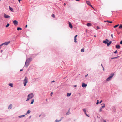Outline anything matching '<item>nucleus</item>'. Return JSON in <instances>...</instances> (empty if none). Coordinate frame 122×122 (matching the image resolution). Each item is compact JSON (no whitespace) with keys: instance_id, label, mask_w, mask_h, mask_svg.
Listing matches in <instances>:
<instances>
[{"instance_id":"obj_9","label":"nucleus","mask_w":122,"mask_h":122,"mask_svg":"<svg viewBox=\"0 0 122 122\" xmlns=\"http://www.w3.org/2000/svg\"><path fill=\"white\" fill-rule=\"evenodd\" d=\"M82 87L83 88H85L87 86V84H86L83 83L82 84Z\"/></svg>"},{"instance_id":"obj_29","label":"nucleus","mask_w":122,"mask_h":122,"mask_svg":"<svg viewBox=\"0 0 122 122\" xmlns=\"http://www.w3.org/2000/svg\"><path fill=\"white\" fill-rule=\"evenodd\" d=\"M119 29H121L122 28V24H121L120 26L119 27Z\"/></svg>"},{"instance_id":"obj_32","label":"nucleus","mask_w":122,"mask_h":122,"mask_svg":"<svg viewBox=\"0 0 122 122\" xmlns=\"http://www.w3.org/2000/svg\"><path fill=\"white\" fill-rule=\"evenodd\" d=\"M9 26V24L7 23V25L6 26V27H8Z\"/></svg>"},{"instance_id":"obj_20","label":"nucleus","mask_w":122,"mask_h":122,"mask_svg":"<svg viewBox=\"0 0 122 122\" xmlns=\"http://www.w3.org/2000/svg\"><path fill=\"white\" fill-rule=\"evenodd\" d=\"M17 30H18V31H19V30H22V28H20V27H18L17 28Z\"/></svg>"},{"instance_id":"obj_61","label":"nucleus","mask_w":122,"mask_h":122,"mask_svg":"<svg viewBox=\"0 0 122 122\" xmlns=\"http://www.w3.org/2000/svg\"><path fill=\"white\" fill-rule=\"evenodd\" d=\"M75 0L77 1H79V0Z\"/></svg>"},{"instance_id":"obj_11","label":"nucleus","mask_w":122,"mask_h":122,"mask_svg":"<svg viewBox=\"0 0 122 122\" xmlns=\"http://www.w3.org/2000/svg\"><path fill=\"white\" fill-rule=\"evenodd\" d=\"M70 108H69V110L66 113V115H68L70 114H71V112H70Z\"/></svg>"},{"instance_id":"obj_1","label":"nucleus","mask_w":122,"mask_h":122,"mask_svg":"<svg viewBox=\"0 0 122 122\" xmlns=\"http://www.w3.org/2000/svg\"><path fill=\"white\" fill-rule=\"evenodd\" d=\"M32 59L31 58L27 59L24 66L26 67H27L29 65L30 63L32 60Z\"/></svg>"},{"instance_id":"obj_56","label":"nucleus","mask_w":122,"mask_h":122,"mask_svg":"<svg viewBox=\"0 0 122 122\" xmlns=\"http://www.w3.org/2000/svg\"><path fill=\"white\" fill-rule=\"evenodd\" d=\"M3 51V50H1L0 52H1L2 53V52Z\"/></svg>"},{"instance_id":"obj_58","label":"nucleus","mask_w":122,"mask_h":122,"mask_svg":"<svg viewBox=\"0 0 122 122\" xmlns=\"http://www.w3.org/2000/svg\"><path fill=\"white\" fill-rule=\"evenodd\" d=\"M27 25H26L25 27V28H27Z\"/></svg>"},{"instance_id":"obj_44","label":"nucleus","mask_w":122,"mask_h":122,"mask_svg":"<svg viewBox=\"0 0 122 122\" xmlns=\"http://www.w3.org/2000/svg\"><path fill=\"white\" fill-rule=\"evenodd\" d=\"M102 102V100H101L100 102H99V103L100 104Z\"/></svg>"},{"instance_id":"obj_49","label":"nucleus","mask_w":122,"mask_h":122,"mask_svg":"<svg viewBox=\"0 0 122 122\" xmlns=\"http://www.w3.org/2000/svg\"><path fill=\"white\" fill-rule=\"evenodd\" d=\"M112 41H110L109 42V43H110V44H111L112 43Z\"/></svg>"},{"instance_id":"obj_14","label":"nucleus","mask_w":122,"mask_h":122,"mask_svg":"<svg viewBox=\"0 0 122 122\" xmlns=\"http://www.w3.org/2000/svg\"><path fill=\"white\" fill-rule=\"evenodd\" d=\"M116 48L118 49H119L120 48V46L119 45H116Z\"/></svg>"},{"instance_id":"obj_31","label":"nucleus","mask_w":122,"mask_h":122,"mask_svg":"<svg viewBox=\"0 0 122 122\" xmlns=\"http://www.w3.org/2000/svg\"><path fill=\"white\" fill-rule=\"evenodd\" d=\"M119 57V56H118L117 57H113V58H111V59H116V58H117L118 57Z\"/></svg>"},{"instance_id":"obj_39","label":"nucleus","mask_w":122,"mask_h":122,"mask_svg":"<svg viewBox=\"0 0 122 122\" xmlns=\"http://www.w3.org/2000/svg\"><path fill=\"white\" fill-rule=\"evenodd\" d=\"M53 92H51V94H50V95L51 96H52V95H53Z\"/></svg>"},{"instance_id":"obj_18","label":"nucleus","mask_w":122,"mask_h":122,"mask_svg":"<svg viewBox=\"0 0 122 122\" xmlns=\"http://www.w3.org/2000/svg\"><path fill=\"white\" fill-rule=\"evenodd\" d=\"M10 41H8L7 42H6L4 43L5 44V45H8V44H9L10 43Z\"/></svg>"},{"instance_id":"obj_41","label":"nucleus","mask_w":122,"mask_h":122,"mask_svg":"<svg viewBox=\"0 0 122 122\" xmlns=\"http://www.w3.org/2000/svg\"><path fill=\"white\" fill-rule=\"evenodd\" d=\"M120 44H122V40L121 41H120Z\"/></svg>"},{"instance_id":"obj_35","label":"nucleus","mask_w":122,"mask_h":122,"mask_svg":"<svg viewBox=\"0 0 122 122\" xmlns=\"http://www.w3.org/2000/svg\"><path fill=\"white\" fill-rule=\"evenodd\" d=\"M112 108L113 109V110L115 111V107L114 106H113L112 107Z\"/></svg>"},{"instance_id":"obj_4","label":"nucleus","mask_w":122,"mask_h":122,"mask_svg":"<svg viewBox=\"0 0 122 122\" xmlns=\"http://www.w3.org/2000/svg\"><path fill=\"white\" fill-rule=\"evenodd\" d=\"M109 41V40L108 39H106L105 40H104L103 41V43H104L105 44H107V46H109L111 44L109 43H108Z\"/></svg>"},{"instance_id":"obj_27","label":"nucleus","mask_w":122,"mask_h":122,"mask_svg":"<svg viewBox=\"0 0 122 122\" xmlns=\"http://www.w3.org/2000/svg\"><path fill=\"white\" fill-rule=\"evenodd\" d=\"M81 52H84V48L81 49Z\"/></svg>"},{"instance_id":"obj_5","label":"nucleus","mask_w":122,"mask_h":122,"mask_svg":"<svg viewBox=\"0 0 122 122\" xmlns=\"http://www.w3.org/2000/svg\"><path fill=\"white\" fill-rule=\"evenodd\" d=\"M29 97L31 99L32 98L34 97V94L33 93H31L30 94H29L28 95V96H29Z\"/></svg>"},{"instance_id":"obj_64","label":"nucleus","mask_w":122,"mask_h":122,"mask_svg":"<svg viewBox=\"0 0 122 122\" xmlns=\"http://www.w3.org/2000/svg\"><path fill=\"white\" fill-rule=\"evenodd\" d=\"M57 122L56 121V120H55V122Z\"/></svg>"},{"instance_id":"obj_53","label":"nucleus","mask_w":122,"mask_h":122,"mask_svg":"<svg viewBox=\"0 0 122 122\" xmlns=\"http://www.w3.org/2000/svg\"><path fill=\"white\" fill-rule=\"evenodd\" d=\"M62 120H61V118L60 119V120H59V121H61Z\"/></svg>"},{"instance_id":"obj_17","label":"nucleus","mask_w":122,"mask_h":122,"mask_svg":"<svg viewBox=\"0 0 122 122\" xmlns=\"http://www.w3.org/2000/svg\"><path fill=\"white\" fill-rule=\"evenodd\" d=\"M25 116V115H23L21 116H19L18 117L20 118H21L22 117H24Z\"/></svg>"},{"instance_id":"obj_40","label":"nucleus","mask_w":122,"mask_h":122,"mask_svg":"<svg viewBox=\"0 0 122 122\" xmlns=\"http://www.w3.org/2000/svg\"><path fill=\"white\" fill-rule=\"evenodd\" d=\"M56 121L57 122H60L59 120H57V119H56Z\"/></svg>"},{"instance_id":"obj_7","label":"nucleus","mask_w":122,"mask_h":122,"mask_svg":"<svg viewBox=\"0 0 122 122\" xmlns=\"http://www.w3.org/2000/svg\"><path fill=\"white\" fill-rule=\"evenodd\" d=\"M4 17L5 18H10V16L6 15L4 13Z\"/></svg>"},{"instance_id":"obj_23","label":"nucleus","mask_w":122,"mask_h":122,"mask_svg":"<svg viewBox=\"0 0 122 122\" xmlns=\"http://www.w3.org/2000/svg\"><path fill=\"white\" fill-rule=\"evenodd\" d=\"M9 9L10 10L12 11L13 10V9L10 6H9Z\"/></svg>"},{"instance_id":"obj_46","label":"nucleus","mask_w":122,"mask_h":122,"mask_svg":"<svg viewBox=\"0 0 122 122\" xmlns=\"http://www.w3.org/2000/svg\"><path fill=\"white\" fill-rule=\"evenodd\" d=\"M55 81L54 80V81H52L51 82V83H52L53 82H55Z\"/></svg>"},{"instance_id":"obj_42","label":"nucleus","mask_w":122,"mask_h":122,"mask_svg":"<svg viewBox=\"0 0 122 122\" xmlns=\"http://www.w3.org/2000/svg\"><path fill=\"white\" fill-rule=\"evenodd\" d=\"M77 35H76L74 37V38H76V37H77Z\"/></svg>"},{"instance_id":"obj_45","label":"nucleus","mask_w":122,"mask_h":122,"mask_svg":"<svg viewBox=\"0 0 122 122\" xmlns=\"http://www.w3.org/2000/svg\"><path fill=\"white\" fill-rule=\"evenodd\" d=\"M88 74H87V75H85V77H86L87 76H88Z\"/></svg>"},{"instance_id":"obj_63","label":"nucleus","mask_w":122,"mask_h":122,"mask_svg":"<svg viewBox=\"0 0 122 122\" xmlns=\"http://www.w3.org/2000/svg\"><path fill=\"white\" fill-rule=\"evenodd\" d=\"M41 115H39V117H40L41 116Z\"/></svg>"},{"instance_id":"obj_54","label":"nucleus","mask_w":122,"mask_h":122,"mask_svg":"<svg viewBox=\"0 0 122 122\" xmlns=\"http://www.w3.org/2000/svg\"><path fill=\"white\" fill-rule=\"evenodd\" d=\"M31 117V116H30L29 117V118L30 119Z\"/></svg>"},{"instance_id":"obj_13","label":"nucleus","mask_w":122,"mask_h":122,"mask_svg":"<svg viewBox=\"0 0 122 122\" xmlns=\"http://www.w3.org/2000/svg\"><path fill=\"white\" fill-rule=\"evenodd\" d=\"M69 26L71 28H72L73 27L71 23L70 22L69 23Z\"/></svg>"},{"instance_id":"obj_25","label":"nucleus","mask_w":122,"mask_h":122,"mask_svg":"<svg viewBox=\"0 0 122 122\" xmlns=\"http://www.w3.org/2000/svg\"><path fill=\"white\" fill-rule=\"evenodd\" d=\"M13 84L12 83H10L9 84V85L11 87H13Z\"/></svg>"},{"instance_id":"obj_12","label":"nucleus","mask_w":122,"mask_h":122,"mask_svg":"<svg viewBox=\"0 0 122 122\" xmlns=\"http://www.w3.org/2000/svg\"><path fill=\"white\" fill-rule=\"evenodd\" d=\"M12 104H10L8 106V109H10L12 108Z\"/></svg>"},{"instance_id":"obj_34","label":"nucleus","mask_w":122,"mask_h":122,"mask_svg":"<svg viewBox=\"0 0 122 122\" xmlns=\"http://www.w3.org/2000/svg\"><path fill=\"white\" fill-rule=\"evenodd\" d=\"M52 17L53 18H55V15L54 14H52L51 15Z\"/></svg>"},{"instance_id":"obj_19","label":"nucleus","mask_w":122,"mask_h":122,"mask_svg":"<svg viewBox=\"0 0 122 122\" xmlns=\"http://www.w3.org/2000/svg\"><path fill=\"white\" fill-rule=\"evenodd\" d=\"M31 111L29 110H28L27 112V113L25 114V115L28 114L30 113Z\"/></svg>"},{"instance_id":"obj_37","label":"nucleus","mask_w":122,"mask_h":122,"mask_svg":"<svg viewBox=\"0 0 122 122\" xmlns=\"http://www.w3.org/2000/svg\"><path fill=\"white\" fill-rule=\"evenodd\" d=\"M117 52V50H116L114 52V53L115 54Z\"/></svg>"},{"instance_id":"obj_2","label":"nucleus","mask_w":122,"mask_h":122,"mask_svg":"<svg viewBox=\"0 0 122 122\" xmlns=\"http://www.w3.org/2000/svg\"><path fill=\"white\" fill-rule=\"evenodd\" d=\"M114 75V73H112L111 74L110 76L106 79V81H109L113 77Z\"/></svg>"},{"instance_id":"obj_59","label":"nucleus","mask_w":122,"mask_h":122,"mask_svg":"<svg viewBox=\"0 0 122 122\" xmlns=\"http://www.w3.org/2000/svg\"><path fill=\"white\" fill-rule=\"evenodd\" d=\"M3 45H2V44H1L0 45V46H3Z\"/></svg>"},{"instance_id":"obj_38","label":"nucleus","mask_w":122,"mask_h":122,"mask_svg":"<svg viewBox=\"0 0 122 122\" xmlns=\"http://www.w3.org/2000/svg\"><path fill=\"white\" fill-rule=\"evenodd\" d=\"M111 37H112L113 39V34H111Z\"/></svg>"},{"instance_id":"obj_22","label":"nucleus","mask_w":122,"mask_h":122,"mask_svg":"<svg viewBox=\"0 0 122 122\" xmlns=\"http://www.w3.org/2000/svg\"><path fill=\"white\" fill-rule=\"evenodd\" d=\"M71 93H67V97L71 95Z\"/></svg>"},{"instance_id":"obj_16","label":"nucleus","mask_w":122,"mask_h":122,"mask_svg":"<svg viewBox=\"0 0 122 122\" xmlns=\"http://www.w3.org/2000/svg\"><path fill=\"white\" fill-rule=\"evenodd\" d=\"M92 25V24L90 23H88L87 24V25L88 27L91 26Z\"/></svg>"},{"instance_id":"obj_6","label":"nucleus","mask_w":122,"mask_h":122,"mask_svg":"<svg viewBox=\"0 0 122 122\" xmlns=\"http://www.w3.org/2000/svg\"><path fill=\"white\" fill-rule=\"evenodd\" d=\"M13 23L14 25L16 26L18 24V21L16 20H14L13 21Z\"/></svg>"},{"instance_id":"obj_26","label":"nucleus","mask_w":122,"mask_h":122,"mask_svg":"<svg viewBox=\"0 0 122 122\" xmlns=\"http://www.w3.org/2000/svg\"><path fill=\"white\" fill-rule=\"evenodd\" d=\"M34 102V99H33L32 100L30 104H32Z\"/></svg>"},{"instance_id":"obj_24","label":"nucleus","mask_w":122,"mask_h":122,"mask_svg":"<svg viewBox=\"0 0 122 122\" xmlns=\"http://www.w3.org/2000/svg\"><path fill=\"white\" fill-rule=\"evenodd\" d=\"M119 24H117L116 25H115V26H114L113 27L115 28H116L118 26H119Z\"/></svg>"},{"instance_id":"obj_51","label":"nucleus","mask_w":122,"mask_h":122,"mask_svg":"<svg viewBox=\"0 0 122 122\" xmlns=\"http://www.w3.org/2000/svg\"><path fill=\"white\" fill-rule=\"evenodd\" d=\"M63 5H64V6H65V5H66V4H65V3H64Z\"/></svg>"},{"instance_id":"obj_8","label":"nucleus","mask_w":122,"mask_h":122,"mask_svg":"<svg viewBox=\"0 0 122 122\" xmlns=\"http://www.w3.org/2000/svg\"><path fill=\"white\" fill-rule=\"evenodd\" d=\"M83 110L84 112V113L85 114L86 116H88V117H89V116L86 113V109H83Z\"/></svg>"},{"instance_id":"obj_50","label":"nucleus","mask_w":122,"mask_h":122,"mask_svg":"<svg viewBox=\"0 0 122 122\" xmlns=\"http://www.w3.org/2000/svg\"><path fill=\"white\" fill-rule=\"evenodd\" d=\"M23 70V69H21L20 70V71H21Z\"/></svg>"},{"instance_id":"obj_62","label":"nucleus","mask_w":122,"mask_h":122,"mask_svg":"<svg viewBox=\"0 0 122 122\" xmlns=\"http://www.w3.org/2000/svg\"><path fill=\"white\" fill-rule=\"evenodd\" d=\"M103 70H104V67H103Z\"/></svg>"},{"instance_id":"obj_15","label":"nucleus","mask_w":122,"mask_h":122,"mask_svg":"<svg viewBox=\"0 0 122 122\" xmlns=\"http://www.w3.org/2000/svg\"><path fill=\"white\" fill-rule=\"evenodd\" d=\"M101 105H102L101 107L102 108H104L105 107V104L104 103L102 104Z\"/></svg>"},{"instance_id":"obj_43","label":"nucleus","mask_w":122,"mask_h":122,"mask_svg":"<svg viewBox=\"0 0 122 122\" xmlns=\"http://www.w3.org/2000/svg\"><path fill=\"white\" fill-rule=\"evenodd\" d=\"M97 29H99V27L98 26H97Z\"/></svg>"},{"instance_id":"obj_33","label":"nucleus","mask_w":122,"mask_h":122,"mask_svg":"<svg viewBox=\"0 0 122 122\" xmlns=\"http://www.w3.org/2000/svg\"><path fill=\"white\" fill-rule=\"evenodd\" d=\"M99 103V100H97V102L96 103V104L97 105H98V104Z\"/></svg>"},{"instance_id":"obj_21","label":"nucleus","mask_w":122,"mask_h":122,"mask_svg":"<svg viewBox=\"0 0 122 122\" xmlns=\"http://www.w3.org/2000/svg\"><path fill=\"white\" fill-rule=\"evenodd\" d=\"M104 21L105 22L109 23H112L113 22L112 21H108L107 20L106 21Z\"/></svg>"},{"instance_id":"obj_3","label":"nucleus","mask_w":122,"mask_h":122,"mask_svg":"<svg viewBox=\"0 0 122 122\" xmlns=\"http://www.w3.org/2000/svg\"><path fill=\"white\" fill-rule=\"evenodd\" d=\"M23 84L24 86L26 85V83L28 82V78L27 77L25 76L23 80Z\"/></svg>"},{"instance_id":"obj_60","label":"nucleus","mask_w":122,"mask_h":122,"mask_svg":"<svg viewBox=\"0 0 122 122\" xmlns=\"http://www.w3.org/2000/svg\"><path fill=\"white\" fill-rule=\"evenodd\" d=\"M63 118V117H61V120H62V119Z\"/></svg>"},{"instance_id":"obj_36","label":"nucleus","mask_w":122,"mask_h":122,"mask_svg":"<svg viewBox=\"0 0 122 122\" xmlns=\"http://www.w3.org/2000/svg\"><path fill=\"white\" fill-rule=\"evenodd\" d=\"M102 108H100V109H99V112H101L102 111Z\"/></svg>"},{"instance_id":"obj_28","label":"nucleus","mask_w":122,"mask_h":122,"mask_svg":"<svg viewBox=\"0 0 122 122\" xmlns=\"http://www.w3.org/2000/svg\"><path fill=\"white\" fill-rule=\"evenodd\" d=\"M29 96H27V98L26 100V101H28L29 99H30V98L29 97Z\"/></svg>"},{"instance_id":"obj_10","label":"nucleus","mask_w":122,"mask_h":122,"mask_svg":"<svg viewBox=\"0 0 122 122\" xmlns=\"http://www.w3.org/2000/svg\"><path fill=\"white\" fill-rule=\"evenodd\" d=\"M86 3L88 5L92 7V5H91L90 2L89 1H86Z\"/></svg>"},{"instance_id":"obj_52","label":"nucleus","mask_w":122,"mask_h":122,"mask_svg":"<svg viewBox=\"0 0 122 122\" xmlns=\"http://www.w3.org/2000/svg\"><path fill=\"white\" fill-rule=\"evenodd\" d=\"M106 121L105 120H103V122H106Z\"/></svg>"},{"instance_id":"obj_57","label":"nucleus","mask_w":122,"mask_h":122,"mask_svg":"<svg viewBox=\"0 0 122 122\" xmlns=\"http://www.w3.org/2000/svg\"><path fill=\"white\" fill-rule=\"evenodd\" d=\"M2 45H5V44L4 43H2Z\"/></svg>"},{"instance_id":"obj_55","label":"nucleus","mask_w":122,"mask_h":122,"mask_svg":"<svg viewBox=\"0 0 122 122\" xmlns=\"http://www.w3.org/2000/svg\"><path fill=\"white\" fill-rule=\"evenodd\" d=\"M21 0H18V1L19 3L20 2V1H21Z\"/></svg>"},{"instance_id":"obj_48","label":"nucleus","mask_w":122,"mask_h":122,"mask_svg":"<svg viewBox=\"0 0 122 122\" xmlns=\"http://www.w3.org/2000/svg\"><path fill=\"white\" fill-rule=\"evenodd\" d=\"M73 86L74 87H77V86L76 85H74Z\"/></svg>"},{"instance_id":"obj_30","label":"nucleus","mask_w":122,"mask_h":122,"mask_svg":"<svg viewBox=\"0 0 122 122\" xmlns=\"http://www.w3.org/2000/svg\"><path fill=\"white\" fill-rule=\"evenodd\" d=\"M76 39V38H74V42L75 43H76L77 42Z\"/></svg>"},{"instance_id":"obj_47","label":"nucleus","mask_w":122,"mask_h":122,"mask_svg":"<svg viewBox=\"0 0 122 122\" xmlns=\"http://www.w3.org/2000/svg\"><path fill=\"white\" fill-rule=\"evenodd\" d=\"M101 66H102V68H103V66L102 64H101Z\"/></svg>"}]
</instances>
